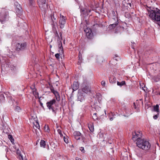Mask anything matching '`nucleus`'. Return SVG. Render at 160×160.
Masks as SVG:
<instances>
[{
    "label": "nucleus",
    "mask_w": 160,
    "mask_h": 160,
    "mask_svg": "<svg viewBox=\"0 0 160 160\" xmlns=\"http://www.w3.org/2000/svg\"><path fill=\"white\" fill-rule=\"evenodd\" d=\"M137 146L139 148L145 150H148L151 147L150 143L144 139H139L136 142Z\"/></svg>",
    "instance_id": "nucleus-1"
},
{
    "label": "nucleus",
    "mask_w": 160,
    "mask_h": 160,
    "mask_svg": "<svg viewBox=\"0 0 160 160\" xmlns=\"http://www.w3.org/2000/svg\"><path fill=\"white\" fill-rule=\"evenodd\" d=\"M9 18L8 11L5 9H2L0 11V21L2 23L8 19Z\"/></svg>",
    "instance_id": "nucleus-2"
},
{
    "label": "nucleus",
    "mask_w": 160,
    "mask_h": 160,
    "mask_svg": "<svg viewBox=\"0 0 160 160\" xmlns=\"http://www.w3.org/2000/svg\"><path fill=\"white\" fill-rule=\"evenodd\" d=\"M27 45L26 42L18 43L16 44L15 50L18 52L23 51L25 49Z\"/></svg>",
    "instance_id": "nucleus-3"
},
{
    "label": "nucleus",
    "mask_w": 160,
    "mask_h": 160,
    "mask_svg": "<svg viewBox=\"0 0 160 160\" xmlns=\"http://www.w3.org/2000/svg\"><path fill=\"white\" fill-rule=\"evenodd\" d=\"M38 2L39 8L44 10L48 7V4L46 3V0H38Z\"/></svg>",
    "instance_id": "nucleus-4"
},
{
    "label": "nucleus",
    "mask_w": 160,
    "mask_h": 160,
    "mask_svg": "<svg viewBox=\"0 0 160 160\" xmlns=\"http://www.w3.org/2000/svg\"><path fill=\"white\" fill-rule=\"evenodd\" d=\"M67 18L65 17L61 14L60 15L59 20V24L60 26V28L61 29L63 28L66 23V20Z\"/></svg>",
    "instance_id": "nucleus-5"
},
{
    "label": "nucleus",
    "mask_w": 160,
    "mask_h": 160,
    "mask_svg": "<svg viewBox=\"0 0 160 160\" xmlns=\"http://www.w3.org/2000/svg\"><path fill=\"white\" fill-rule=\"evenodd\" d=\"M51 21V24L52 28H55L57 25V17L54 16V15L52 14L50 15Z\"/></svg>",
    "instance_id": "nucleus-6"
},
{
    "label": "nucleus",
    "mask_w": 160,
    "mask_h": 160,
    "mask_svg": "<svg viewBox=\"0 0 160 160\" xmlns=\"http://www.w3.org/2000/svg\"><path fill=\"white\" fill-rule=\"evenodd\" d=\"M91 11V10L89 9L83 8L80 9L81 15H82L83 17H85L86 16L88 15Z\"/></svg>",
    "instance_id": "nucleus-7"
},
{
    "label": "nucleus",
    "mask_w": 160,
    "mask_h": 160,
    "mask_svg": "<svg viewBox=\"0 0 160 160\" xmlns=\"http://www.w3.org/2000/svg\"><path fill=\"white\" fill-rule=\"evenodd\" d=\"M56 101L55 99H53L49 102H48L46 103V105L47 107L49 110H51L52 108L54 107L52 106L53 105L55 104Z\"/></svg>",
    "instance_id": "nucleus-8"
},
{
    "label": "nucleus",
    "mask_w": 160,
    "mask_h": 160,
    "mask_svg": "<svg viewBox=\"0 0 160 160\" xmlns=\"http://www.w3.org/2000/svg\"><path fill=\"white\" fill-rule=\"evenodd\" d=\"M73 135L75 139L78 140L81 139L82 134L79 131H75L73 132Z\"/></svg>",
    "instance_id": "nucleus-9"
},
{
    "label": "nucleus",
    "mask_w": 160,
    "mask_h": 160,
    "mask_svg": "<svg viewBox=\"0 0 160 160\" xmlns=\"http://www.w3.org/2000/svg\"><path fill=\"white\" fill-rule=\"evenodd\" d=\"M79 92L78 95V100L80 102H82L84 101L85 99V94L81 92L80 90H79Z\"/></svg>",
    "instance_id": "nucleus-10"
},
{
    "label": "nucleus",
    "mask_w": 160,
    "mask_h": 160,
    "mask_svg": "<svg viewBox=\"0 0 160 160\" xmlns=\"http://www.w3.org/2000/svg\"><path fill=\"white\" fill-rule=\"evenodd\" d=\"M81 90L82 93L85 94L90 92V88L88 86L85 85L83 87Z\"/></svg>",
    "instance_id": "nucleus-11"
},
{
    "label": "nucleus",
    "mask_w": 160,
    "mask_h": 160,
    "mask_svg": "<svg viewBox=\"0 0 160 160\" xmlns=\"http://www.w3.org/2000/svg\"><path fill=\"white\" fill-rule=\"evenodd\" d=\"M17 153L18 155V158L19 160H27V159L25 158V156L24 157V158H23V156H25V154H23V155L18 150Z\"/></svg>",
    "instance_id": "nucleus-12"
},
{
    "label": "nucleus",
    "mask_w": 160,
    "mask_h": 160,
    "mask_svg": "<svg viewBox=\"0 0 160 160\" xmlns=\"http://www.w3.org/2000/svg\"><path fill=\"white\" fill-rule=\"evenodd\" d=\"M79 84L77 81L73 82L72 86L73 92L78 89L79 88Z\"/></svg>",
    "instance_id": "nucleus-13"
},
{
    "label": "nucleus",
    "mask_w": 160,
    "mask_h": 160,
    "mask_svg": "<svg viewBox=\"0 0 160 160\" xmlns=\"http://www.w3.org/2000/svg\"><path fill=\"white\" fill-rule=\"evenodd\" d=\"M15 5L16 6V12L18 13H20L22 11V9L21 5L18 2H16L15 3Z\"/></svg>",
    "instance_id": "nucleus-14"
},
{
    "label": "nucleus",
    "mask_w": 160,
    "mask_h": 160,
    "mask_svg": "<svg viewBox=\"0 0 160 160\" xmlns=\"http://www.w3.org/2000/svg\"><path fill=\"white\" fill-rule=\"evenodd\" d=\"M119 59V57L115 55V57H113V59L110 61V62L112 65H115L117 64V63L116 62H114V60L118 61Z\"/></svg>",
    "instance_id": "nucleus-15"
},
{
    "label": "nucleus",
    "mask_w": 160,
    "mask_h": 160,
    "mask_svg": "<svg viewBox=\"0 0 160 160\" xmlns=\"http://www.w3.org/2000/svg\"><path fill=\"white\" fill-rule=\"evenodd\" d=\"M118 19L116 18V21L113 24H110L108 28L110 29H112L116 27V26L118 24Z\"/></svg>",
    "instance_id": "nucleus-16"
},
{
    "label": "nucleus",
    "mask_w": 160,
    "mask_h": 160,
    "mask_svg": "<svg viewBox=\"0 0 160 160\" xmlns=\"http://www.w3.org/2000/svg\"><path fill=\"white\" fill-rule=\"evenodd\" d=\"M109 80L110 83H115L116 82V78L114 76H112L109 78Z\"/></svg>",
    "instance_id": "nucleus-17"
},
{
    "label": "nucleus",
    "mask_w": 160,
    "mask_h": 160,
    "mask_svg": "<svg viewBox=\"0 0 160 160\" xmlns=\"http://www.w3.org/2000/svg\"><path fill=\"white\" fill-rule=\"evenodd\" d=\"M83 28L84 29V31L86 34L92 31L90 28H88L86 25L83 26Z\"/></svg>",
    "instance_id": "nucleus-18"
},
{
    "label": "nucleus",
    "mask_w": 160,
    "mask_h": 160,
    "mask_svg": "<svg viewBox=\"0 0 160 160\" xmlns=\"http://www.w3.org/2000/svg\"><path fill=\"white\" fill-rule=\"evenodd\" d=\"M154 53V51L152 50H148L146 51L145 54L146 56L150 55Z\"/></svg>",
    "instance_id": "nucleus-19"
},
{
    "label": "nucleus",
    "mask_w": 160,
    "mask_h": 160,
    "mask_svg": "<svg viewBox=\"0 0 160 160\" xmlns=\"http://www.w3.org/2000/svg\"><path fill=\"white\" fill-rule=\"evenodd\" d=\"M86 36L88 38L91 39L93 37V34L92 31L86 34Z\"/></svg>",
    "instance_id": "nucleus-20"
},
{
    "label": "nucleus",
    "mask_w": 160,
    "mask_h": 160,
    "mask_svg": "<svg viewBox=\"0 0 160 160\" xmlns=\"http://www.w3.org/2000/svg\"><path fill=\"white\" fill-rule=\"evenodd\" d=\"M46 143L43 140H41L40 142V145L41 147L44 148L45 147Z\"/></svg>",
    "instance_id": "nucleus-21"
},
{
    "label": "nucleus",
    "mask_w": 160,
    "mask_h": 160,
    "mask_svg": "<svg viewBox=\"0 0 160 160\" xmlns=\"http://www.w3.org/2000/svg\"><path fill=\"white\" fill-rule=\"evenodd\" d=\"M153 110L154 111H156L158 113L159 112V105L158 104H157L156 106H154L153 107Z\"/></svg>",
    "instance_id": "nucleus-22"
},
{
    "label": "nucleus",
    "mask_w": 160,
    "mask_h": 160,
    "mask_svg": "<svg viewBox=\"0 0 160 160\" xmlns=\"http://www.w3.org/2000/svg\"><path fill=\"white\" fill-rule=\"evenodd\" d=\"M44 130L46 132H49L50 130L49 126L48 125H45L44 127Z\"/></svg>",
    "instance_id": "nucleus-23"
},
{
    "label": "nucleus",
    "mask_w": 160,
    "mask_h": 160,
    "mask_svg": "<svg viewBox=\"0 0 160 160\" xmlns=\"http://www.w3.org/2000/svg\"><path fill=\"white\" fill-rule=\"evenodd\" d=\"M81 139H82V142L85 143H86L88 141V139H86V138L84 137L82 135V137Z\"/></svg>",
    "instance_id": "nucleus-24"
},
{
    "label": "nucleus",
    "mask_w": 160,
    "mask_h": 160,
    "mask_svg": "<svg viewBox=\"0 0 160 160\" xmlns=\"http://www.w3.org/2000/svg\"><path fill=\"white\" fill-rule=\"evenodd\" d=\"M117 84L118 86H121L124 85L125 84V81H122L121 82L118 81Z\"/></svg>",
    "instance_id": "nucleus-25"
},
{
    "label": "nucleus",
    "mask_w": 160,
    "mask_h": 160,
    "mask_svg": "<svg viewBox=\"0 0 160 160\" xmlns=\"http://www.w3.org/2000/svg\"><path fill=\"white\" fill-rule=\"evenodd\" d=\"M29 2V5L30 6H32L35 2L34 0H28Z\"/></svg>",
    "instance_id": "nucleus-26"
},
{
    "label": "nucleus",
    "mask_w": 160,
    "mask_h": 160,
    "mask_svg": "<svg viewBox=\"0 0 160 160\" xmlns=\"http://www.w3.org/2000/svg\"><path fill=\"white\" fill-rule=\"evenodd\" d=\"M51 90L52 91V92L55 95H57L58 93V92L56 91V90H55L53 88H51Z\"/></svg>",
    "instance_id": "nucleus-27"
},
{
    "label": "nucleus",
    "mask_w": 160,
    "mask_h": 160,
    "mask_svg": "<svg viewBox=\"0 0 160 160\" xmlns=\"http://www.w3.org/2000/svg\"><path fill=\"white\" fill-rule=\"evenodd\" d=\"M115 116V114L112 112L109 113L108 115V116L109 118H110V117H114V116Z\"/></svg>",
    "instance_id": "nucleus-28"
},
{
    "label": "nucleus",
    "mask_w": 160,
    "mask_h": 160,
    "mask_svg": "<svg viewBox=\"0 0 160 160\" xmlns=\"http://www.w3.org/2000/svg\"><path fill=\"white\" fill-rule=\"evenodd\" d=\"M97 98L98 100H100L102 99V96L101 94L99 93L97 94Z\"/></svg>",
    "instance_id": "nucleus-29"
},
{
    "label": "nucleus",
    "mask_w": 160,
    "mask_h": 160,
    "mask_svg": "<svg viewBox=\"0 0 160 160\" xmlns=\"http://www.w3.org/2000/svg\"><path fill=\"white\" fill-rule=\"evenodd\" d=\"M97 113H94L92 116V118L94 120H97L98 118V117L97 116Z\"/></svg>",
    "instance_id": "nucleus-30"
},
{
    "label": "nucleus",
    "mask_w": 160,
    "mask_h": 160,
    "mask_svg": "<svg viewBox=\"0 0 160 160\" xmlns=\"http://www.w3.org/2000/svg\"><path fill=\"white\" fill-rule=\"evenodd\" d=\"M8 138L10 140L11 142H12L14 141V139L13 138L12 136L11 135H8Z\"/></svg>",
    "instance_id": "nucleus-31"
},
{
    "label": "nucleus",
    "mask_w": 160,
    "mask_h": 160,
    "mask_svg": "<svg viewBox=\"0 0 160 160\" xmlns=\"http://www.w3.org/2000/svg\"><path fill=\"white\" fill-rule=\"evenodd\" d=\"M136 136V135L135 134L134 135L133 134V136L132 137V140L134 141H137L138 140V138Z\"/></svg>",
    "instance_id": "nucleus-32"
},
{
    "label": "nucleus",
    "mask_w": 160,
    "mask_h": 160,
    "mask_svg": "<svg viewBox=\"0 0 160 160\" xmlns=\"http://www.w3.org/2000/svg\"><path fill=\"white\" fill-rule=\"evenodd\" d=\"M135 134L137 137L138 138V139H141L140 138H141V136L140 135V132H139V133H137L136 132H135Z\"/></svg>",
    "instance_id": "nucleus-33"
},
{
    "label": "nucleus",
    "mask_w": 160,
    "mask_h": 160,
    "mask_svg": "<svg viewBox=\"0 0 160 160\" xmlns=\"http://www.w3.org/2000/svg\"><path fill=\"white\" fill-rule=\"evenodd\" d=\"M56 97V99L58 101H59L60 100V97L59 95V94L58 93L57 95H55Z\"/></svg>",
    "instance_id": "nucleus-34"
},
{
    "label": "nucleus",
    "mask_w": 160,
    "mask_h": 160,
    "mask_svg": "<svg viewBox=\"0 0 160 160\" xmlns=\"http://www.w3.org/2000/svg\"><path fill=\"white\" fill-rule=\"evenodd\" d=\"M88 128L91 132H93L94 131V128L91 125L90 126H89Z\"/></svg>",
    "instance_id": "nucleus-35"
},
{
    "label": "nucleus",
    "mask_w": 160,
    "mask_h": 160,
    "mask_svg": "<svg viewBox=\"0 0 160 160\" xmlns=\"http://www.w3.org/2000/svg\"><path fill=\"white\" fill-rule=\"evenodd\" d=\"M61 45L60 47H59V52H61L62 53H63V48L62 45V43L61 42Z\"/></svg>",
    "instance_id": "nucleus-36"
},
{
    "label": "nucleus",
    "mask_w": 160,
    "mask_h": 160,
    "mask_svg": "<svg viewBox=\"0 0 160 160\" xmlns=\"http://www.w3.org/2000/svg\"><path fill=\"white\" fill-rule=\"evenodd\" d=\"M15 110L17 112H19L20 110V108L19 106H17L15 107Z\"/></svg>",
    "instance_id": "nucleus-37"
},
{
    "label": "nucleus",
    "mask_w": 160,
    "mask_h": 160,
    "mask_svg": "<svg viewBox=\"0 0 160 160\" xmlns=\"http://www.w3.org/2000/svg\"><path fill=\"white\" fill-rule=\"evenodd\" d=\"M65 142H66V143H68V140L67 138H65V137L63 138Z\"/></svg>",
    "instance_id": "nucleus-38"
},
{
    "label": "nucleus",
    "mask_w": 160,
    "mask_h": 160,
    "mask_svg": "<svg viewBox=\"0 0 160 160\" xmlns=\"http://www.w3.org/2000/svg\"><path fill=\"white\" fill-rule=\"evenodd\" d=\"M10 99H11L10 102H12V103L11 104V105H12L13 104V102H15L13 99H12V97H9Z\"/></svg>",
    "instance_id": "nucleus-39"
},
{
    "label": "nucleus",
    "mask_w": 160,
    "mask_h": 160,
    "mask_svg": "<svg viewBox=\"0 0 160 160\" xmlns=\"http://www.w3.org/2000/svg\"><path fill=\"white\" fill-rule=\"evenodd\" d=\"M60 54H59V53H56L55 54V57L56 58L58 59H59L60 58H59V57H60Z\"/></svg>",
    "instance_id": "nucleus-40"
},
{
    "label": "nucleus",
    "mask_w": 160,
    "mask_h": 160,
    "mask_svg": "<svg viewBox=\"0 0 160 160\" xmlns=\"http://www.w3.org/2000/svg\"><path fill=\"white\" fill-rule=\"evenodd\" d=\"M80 150L83 153H84L85 152V151L84 149V148L83 147H80Z\"/></svg>",
    "instance_id": "nucleus-41"
},
{
    "label": "nucleus",
    "mask_w": 160,
    "mask_h": 160,
    "mask_svg": "<svg viewBox=\"0 0 160 160\" xmlns=\"http://www.w3.org/2000/svg\"><path fill=\"white\" fill-rule=\"evenodd\" d=\"M159 116V113H158L157 114L153 116V118L154 119H156Z\"/></svg>",
    "instance_id": "nucleus-42"
},
{
    "label": "nucleus",
    "mask_w": 160,
    "mask_h": 160,
    "mask_svg": "<svg viewBox=\"0 0 160 160\" xmlns=\"http://www.w3.org/2000/svg\"><path fill=\"white\" fill-rule=\"evenodd\" d=\"M101 85L103 87L105 86V85L106 83L104 81H102L101 82Z\"/></svg>",
    "instance_id": "nucleus-43"
},
{
    "label": "nucleus",
    "mask_w": 160,
    "mask_h": 160,
    "mask_svg": "<svg viewBox=\"0 0 160 160\" xmlns=\"http://www.w3.org/2000/svg\"><path fill=\"white\" fill-rule=\"evenodd\" d=\"M160 80V78L158 77L155 78L154 79V81L155 82H157L158 81Z\"/></svg>",
    "instance_id": "nucleus-44"
},
{
    "label": "nucleus",
    "mask_w": 160,
    "mask_h": 160,
    "mask_svg": "<svg viewBox=\"0 0 160 160\" xmlns=\"http://www.w3.org/2000/svg\"><path fill=\"white\" fill-rule=\"evenodd\" d=\"M36 89H35V91H33V93L34 94H35V95H38V92H37V91H36Z\"/></svg>",
    "instance_id": "nucleus-45"
},
{
    "label": "nucleus",
    "mask_w": 160,
    "mask_h": 160,
    "mask_svg": "<svg viewBox=\"0 0 160 160\" xmlns=\"http://www.w3.org/2000/svg\"><path fill=\"white\" fill-rule=\"evenodd\" d=\"M82 56H81V53L80 52H79V60H82Z\"/></svg>",
    "instance_id": "nucleus-46"
},
{
    "label": "nucleus",
    "mask_w": 160,
    "mask_h": 160,
    "mask_svg": "<svg viewBox=\"0 0 160 160\" xmlns=\"http://www.w3.org/2000/svg\"><path fill=\"white\" fill-rule=\"evenodd\" d=\"M156 95H160V91H157L155 92Z\"/></svg>",
    "instance_id": "nucleus-47"
},
{
    "label": "nucleus",
    "mask_w": 160,
    "mask_h": 160,
    "mask_svg": "<svg viewBox=\"0 0 160 160\" xmlns=\"http://www.w3.org/2000/svg\"><path fill=\"white\" fill-rule=\"evenodd\" d=\"M36 127L38 128L39 129V128H40V126L38 123H37L36 125Z\"/></svg>",
    "instance_id": "nucleus-48"
},
{
    "label": "nucleus",
    "mask_w": 160,
    "mask_h": 160,
    "mask_svg": "<svg viewBox=\"0 0 160 160\" xmlns=\"http://www.w3.org/2000/svg\"><path fill=\"white\" fill-rule=\"evenodd\" d=\"M135 43L134 42H133V43H132L131 45V47L133 49H134V47H135Z\"/></svg>",
    "instance_id": "nucleus-49"
},
{
    "label": "nucleus",
    "mask_w": 160,
    "mask_h": 160,
    "mask_svg": "<svg viewBox=\"0 0 160 160\" xmlns=\"http://www.w3.org/2000/svg\"><path fill=\"white\" fill-rule=\"evenodd\" d=\"M58 133L60 134L62 133V131L60 129H58L57 130Z\"/></svg>",
    "instance_id": "nucleus-50"
},
{
    "label": "nucleus",
    "mask_w": 160,
    "mask_h": 160,
    "mask_svg": "<svg viewBox=\"0 0 160 160\" xmlns=\"http://www.w3.org/2000/svg\"><path fill=\"white\" fill-rule=\"evenodd\" d=\"M99 26V25L98 24H96L93 25V27H95V28L98 27Z\"/></svg>",
    "instance_id": "nucleus-51"
},
{
    "label": "nucleus",
    "mask_w": 160,
    "mask_h": 160,
    "mask_svg": "<svg viewBox=\"0 0 160 160\" xmlns=\"http://www.w3.org/2000/svg\"><path fill=\"white\" fill-rule=\"evenodd\" d=\"M39 102H40L41 106L42 107V108H44V107L43 106L42 103L40 101H39Z\"/></svg>",
    "instance_id": "nucleus-52"
},
{
    "label": "nucleus",
    "mask_w": 160,
    "mask_h": 160,
    "mask_svg": "<svg viewBox=\"0 0 160 160\" xmlns=\"http://www.w3.org/2000/svg\"><path fill=\"white\" fill-rule=\"evenodd\" d=\"M115 117V116H114V117H110V118H109V120H110V121H112L113 120L114 118Z\"/></svg>",
    "instance_id": "nucleus-53"
},
{
    "label": "nucleus",
    "mask_w": 160,
    "mask_h": 160,
    "mask_svg": "<svg viewBox=\"0 0 160 160\" xmlns=\"http://www.w3.org/2000/svg\"><path fill=\"white\" fill-rule=\"evenodd\" d=\"M115 117V116H114V117H110V118H109V120H110V121H112L113 120L114 118Z\"/></svg>",
    "instance_id": "nucleus-54"
},
{
    "label": "nucleus",
    "mask_w": 160,
    "mask_h": 160,
    "mask_svg": "<svg viewBox=\"0 0 160 160\" xmlns=\"http://www.w3.org/2000/svg\"><path fill=\"white\" fill-rule=\"evenodd\" d=\"M51 109L52 110V112H54L55 114H56V111L54 110V108H52Z\"/></svg>",
    "instance_id": "nucleus-55"
},
{
    "label": "nucleus",
    "mask_w": 160,
    "mask_h": 160,
    "mask_svg": "<svg viewBox=\"0 0 160 160\" xmlns=\"http://www.w3.org/2000/svg\"><path fill=\"white\" fill-rule=\"evenodd\" d=\"M155 152H156V149L152 150V155H154V154H155Z\"/></svg>",
    "instance_id": "nucleus-56"
},
{
    "label": "nucleus",
    "mask_w": 160,
    "mask_h": 160,
    "mask_svg": "<svg viewBox=\"0 0 160 160\" xmlns=\"http://www.w3.org/2000/svg\"><path fill=\"white\" fill-rule=\"evenodd\" d=\"M86 23L87 25H88L89 24V21H87V20H85Z\"/></svg>",
    "instance_id": "nucleus-57"
},
{
    "label": "nucleus",
    "mask_w": 160,
    "mask_h": 160,
    "mask_svg": "<svg viewBox=\"0 0 160 160\" xmlns=\"http://www.w3.org/2000/svg\"><path fill=\"white\" fill-rule=\"evenodd\" d=\"M55 35H56V36L58 37V38H59V35H58V32L57 31H56V32Z\"/></svg>",
    "instance_id": "nucleus-58"
},
{
    "label": "nucleus",
    "mask_w": 160,
    "mask_h": 160,
    "mask_svg": "<svg viewBox=\"0 0 160 160\" xmlns=\"http://www.w3.org/2000/svg\"><path fill=\"white\" fill-rule=\"evenodd\" d=\"M76 160H82L81 158H79L78 157H76Z\"/></svg>",
    "instance_id": "nucleus-59"
},
{
    "label": "nucleus",
    "mask_w": 160,
    "mask_h": 160,
    "mask_svg": "<svg viewBox=\"0 0 160 160\" xmlns=\"http://www.w3.org/2000/svg\"><path fill=\"white\" fill-rule=\"evenodd\" d=\"M133 105H134V108H135V109H136L137 108V107H136V106L135 105V102H134L133 103Z\"/></svg>",
    "instance_id": "nucleus-60"
},
{
    "label": "nucleus",
    "mask_w": 160,
    "mask_h": 160,
    "mask_svg": "<svg viewBox=\"0 0 160 160\" xmlns=\"http://www.w3.org/2000/svg\"><path fill=\"white\" fill-rule=\"evenodd\" d=\"M81 62H82L81 60H79V61H78V64H80Z\"/></svg>",
    "instance_id": "nucleus-61"
},
{
    "label": "nucleus",
    "mask_w": 160,
    "mask_h": 160,
    "mask_svg": "<svg viewBox=\"0 0 160 160\" xmlns=\"http://www.w3.org/2000/svg\"><path fill=\"white\" fill-rule=\"evenodd\" d=\"M59 34H60V36L61 37V38H62V32H60V33Z\"/></svg>",
    "instance_id": "nucleus-62"
},
{
    "label": "nucleus",
    "mask_w": 160,
    "mask_h": 160,
    "mask_svg": "<svg viewBox=\"0 0 160 160\" xmlns=\"http://www.w3.org/2000/svg\"><path fill=\"white\" fill-rule=\"evenodd\" d=\"M60 134L61 137H62L63 136V135H62V133H61L60 134Z\"/></svg>",
    "instance_id": "nucleus-63"
},
{
    "label": "nucleus",
    "mask_w": 160,
    "mask_h": 160,
    "mask_svg": "<svg viewBox=\"0 0 160 160\" xmlns=\"http://www.w3.org/2000/svg\"><path fill=\"white\" fill-rule=\"evenodd\" d=\"M129 5L130 6V7H131V3H130L129 4Z\"/></svg>",
    "instance_id": "nucleus-64"
}]
</instances>
